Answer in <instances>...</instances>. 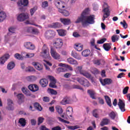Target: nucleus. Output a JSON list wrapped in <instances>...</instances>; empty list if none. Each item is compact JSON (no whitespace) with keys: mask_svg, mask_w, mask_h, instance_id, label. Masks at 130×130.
Wrapping results in <instances>:
<instances>
[{"mask_svg":"<svg viewBox=\"0 0 130 130\" xmlns=\"http://www.w3.org/2000/svg\"><path fill=\"white\" fill-rule=\"evenodd\" d=\"M81 22L83 27H87L89 24L92 25L95 23V15H91L85 17L84 19H82Z\"/></svg>","mask_w":130,"mask_h":130,"instance_id":"f257e3e1","label":"nucleus"},{"mask_svg":"<svg viewBox=\"0 0 130 130\" xmlns=\"http://www.w3.org/2000/svg\"><path fill=\"white\" fill-rule=\"evenodd\" d=\"M82 66L77 67L75 70V73L76 74H80V75L84 76V77H85V78H87V79H90L92 80L93 77H92L91 74L86 71H82Z\"/></svg>","mask_w":130,"mask_h":130,"instance_id":"f03ea898","label":"nucleus"},{"mask_svg":"<svg viewBox=\"0 0 130 130\" xmlns=\"http://www.w3.org/2000/svg\"><path fill=\"white\" fill-rule=\"evenodd\" d=\"M41 56L45 58L47 60H51V57L50 54H49V49L46 45H44L42 51L41 53Z\"/></svg>","mask_w":130,"mask_h":130,"instance_id":"7ed1b4c3","label":"nucleus"},{"mask_svg":"<svg viewBox=\"0 0 130 130\" xmlns=\"http://www.w3.org/2000/svg\"><path fill=\"white\" fill-rule=\"evenodd\" d=\"M103 12L104 13L103 16V21H105L106 18H108L110 16V10H109V6L106 3H104L103 5Z\"/></svg>","mask_w":130,"mask_h":130,"instance_id":"20e7f679","label":"nucleus"},{"mask_svg":"<svg viewBox=\"0 0 130 130\" xmlns=\"http://www.w3.org/2000/svg\"><path fill=\"white\" fill-rule=\"evenodd\" d=\"M89 13H90V9L86 8L82 13L81 15L77 18L74 23H75V24H79V23H81V21H82L83 19H85L86 15H88Z\"/></svg>","mask_w":130,"mask_h":130,"instance_id":"39448f33","label":"nucleus"},{"mask_svg":"<svg viewBox=\"0 0 130 130\" xmlns=\"http://www.w3.org/2000/svg\"><path fill=\"white\" fill-rule=\"evenodd\" d=\"M76 80L80 85L84 86V87H89L90 86L89 81L84 77H78Z\"/></svg>","mask_w":130,"mask_h":130,"instance_id":"423d86ee","label":"nucleus"},{"mask_svg":"<svg viewBox=\"0 0 130 130\" xmlns=\"http://www.w3.org/2000/svg\"><path fill=\"white\" fill-rule=\"evenodd\" d=\"M50 54L54 59H56V60H60L61 59L60 54L57 53L53 48H51Z\"/></svg>","mask_w":130,"mask_h":130,"instance_id":"0eeeda50","label":"nucleus"},{"mask_svg":"<svg viewBox=\"0 0 130 130\" xmlns=\"http://www.w3.org/2000/svg\"><path fill=\"white\" fill-rule=\"evenodd\" d=\"M53 45L56 49H60L63 45V42L61 39H56L53 41Z\"/></svg>","mask_w":130,"mask_h":130,"instance_id":"6e6552de","label":"nucleus"},{"mask_svg":"<svg viewBox=\"0 0 130 130\" xmlns=\"http://www.w3.org/2000/svg\"><path fill=\"white\" fill-rule=\"evenodd\" d=\"M17 19L19 22H23L27 19H29V14L27 13H22L17 15Z\"/></svg>","mask_w":130,"mask_h":130,"instance_id":"1a4fd4ad","label":"nucleus"},{"mask_svg":"<svg viewBox=\"0 0 130 130\" xmlns=\"http://www.w3.org/2000/svg\"><path fill=\"white\" fill-rule=\"evenodd\" d=\"M67 114H63L61 117L64 118V119H68L69 116H72V113H73V108L71 107H68L66 109Z\"/></svg>","mask_w":130,"mask_h":130,"instance_id":"9d476101","label":"nucleus"},{"mask_svg":"<svg viewBox=\"0 0 130 130\" xmlns=\"http://www.w3.org/2000/svg\"><path fill=\"white\" fill-rule=\"evenodd\" d=\"M48 79L50 81L49 86L51 88H56V79L53 76H48Z\"/></svg>","mask_w":130,"mask_h":130,"instance_id":"9b49d317","label":"nucleus"},{"mask_svg":"<svg viewBox=\"0 0 130 130\" xmlns=\"http://www.w3.org/2000/svg\"><path fill=\"white\" fill-rule=\"evenodd\" d=\"M14 102L11 99H7V106L6 107V109L10 111H13L15 109V107L14 106Z\"/></svg>","mask_w":130,"mask_h":130,"instance_id":"f8f14e48","label":"nucleus"},{"mask_svg":"<svg viewBox=\"0 0 130 130\" xmlns=\"http://www.w3.org/2000/svg\"><path fill=\"white\" fill-rule=\"evenodd\" d=\"M73 103V99L70 96H66L63 98L62 101L60 102V104L62 105H67V104H72Z\"/></svg>","mask_w":130,"mask_h":130,"instance_id":"ddd939ff","label":"nucleus"},{"mask_svg":"<svg viewBox=\"0 0 130 130\" xmlns=\"http://www.w3.org/2000/svg\"><path fill=\"white\" fill-rule=\"evenodd\" d=\"M54 4L58 9V10H61L64 9L66 7L63 5V3L60 0H54Z\"/></svg>","mask_w":130,"mask_h":130,"instance_id":"4468645a","label":"nucleus"},{"mask_svg":"<svg viewBox=\"0 0 130 130\" xmlns=\"http://www.w3.org/2000/svg\"><path fill=\"white\" fill-rule=\"evenodd\" d=\"M10 58V54H5L3 56L0 57V64L4 65L6 63V61Z\"/></svg>","mask_w":130,"mask_h":130,"instance_id":"2eb2a0df","label":"nucleus"},{"mask_svg":"<svg viewBox=\"0 0 130 130\" xmlns=\"http://www.w3.org/2000/svg\"><path fill=\"white\" fill-rule=\"evenodd\" d=\"M100 81L103 86H105L106 85H110V84H112V80L109 78H106L105 79H100Z\"/></svg>","mask_w":130,"mask_h":130,"instance_id":"dca6fc26","label":"nucleus"},{"mask_svg":"<svg viewBox=\"0 0 130 130\" xmlns=\"http://www.w3.org/2000/svg\"><path fill=\"white\" fill-rule=\"evenodd\" d=\"M55 35V31L53 30H48L46 31L45 36L47 39H50L51 37H53Z\"/></svg>","mask_w":130,"mask_h":130,"instance_id":"f3484780","label":"nucleus"},{"mask_svg":"<svg viewBox=\"0 0 130 130\" xmlns=\"http://www.w3.org/2000/svg\"><path fill=\"white\" fill-rule=\"evenodd\" d=\"M24 46L26 49H29L30 50H34L35 46L30 42H27L24 43Z\"/></svg>","mask_w":130,"mask_h":130,"instance_id":"a211bd4d","label":"nucleus"},{"mask_svg":"<svg viewBox=\"0 0 130 130\" xmlns=\"http://www.w3.org/2000/svg\"><path fill=\"white\" fill-rule=\"evenodd\" d=\"M18 7H27L29 5V0H20L18 2Z\"/></svg>","mask_w":130,"mask_h":130,"instance_id":"6ab92c4d","label":"nucleus"},{"mask_svg":"<svg viewBox=\"0 0 130 130\" xmlns=\"http://www.w3.org/2000/svg\"><path fill=\"white\" fill-rule=\"evenodd\" d=\"M32 64L38 71H40L43 70V66L38 62H32Z\"/></svg>","mask_w":130,"mask_h":130,"instance_id":"aec40b11","label":"nucleus"},{"mask_svg":"<svg viewBox=\"0 0 130 130\" xmlns=\"http://www.w3.org/2000/svg\"><path fill=\"white\" fill-rule=\"evenodd\" d=\"M118 105L121 110L122 112H124V111H125V104H124V103L121 100H119V102L118 103Z\"/></svg>","mask_w":130,"mask_h":130,"instance_id":"412c9836","label":"nucleus"},{"mask_svg":"<svg viewBox=\"0 0 130 130\" xmlns=\"http://www.w3.org/2000/svg\"><path fill=\"white\" fill-rule=\"evenodd\" d=\"M28 89L32 92H36L39 90V87L36 84H31L28 86Z\"/></svg>","mask_w":130,"mask_h":130,"instance_id":"4be33fe9","label":"nucleus"},{"mask_svg":"<svg viewBox=\"0 0 130 130\" xmlns=\"http://www.w3.org/2000/svg\"><path fill=\"white\" fill-rule=\"evenodd\" d=\"M21 90L23 93H24V94H25V95H26V96H30L31 97L34 98L35 97V95L31 94V93L30 92L29 90L27 89V87H23L22 88Z\"/></svg>","mask_w":130,"mask_h":130,"instance_id":"5701e85b","label":"nucleus"},{"mask_svg":"<svg viewBox=\"0 0 130 130\" xmlns=\"http://www.w3.org/2000/svg\"><path fill=\"white\" fill-rule=\"evenodd\" d=\"M18 123L20 125V126H21V127H24V126L26 125V123L27 122H26V119L24 118H20L19 119Z\"/></svg>","mask_w":130,"mask_h":130,"instance_id":"b1692460","label":"nucleus"},{"mask_svg":"<svg viewBox=\"0 0 130 130\" xmlns=\"http://www.w3.org/2000/svg\"><path fill=\"white\" fill-rule=\"evenodd\" d=\"M60 21L63 25H70L71 24V19L69 18H60Z\"/></svg>","mask_w":130,"mask_h":130,"instance_id":"393cba45","label":"nucleus"},{"mask_svg":"<svg viewBox=\"0 0 130 130\" xmlns=\"http://www.w3.org/2000/svg\"><path fill=\"white\" fill-rule=\"evenodd\" d=\"M14 96L15 97H17V99H18L19 101H23V100H24V99L25 98V96L23 95V94H18L16 92H14Z\"/></svg>","mask_w":130,"mask_h":130,"instance_id":"a878e982","label":"nucleus"},{"mask_svg":"<svg viewBox=\"0 0 130 130\" xmlns=\"http://www.w3.org/2000/svg\"><path fill=\"white\" fill-rule=\"evenodd\" d=\"M88 94H89L90 97L92 98V99H96L95 98V95H96V93L93 89H89L87 91Z\"/></svg>","mask_w":130,"mask_h":130,"instance_id":"bb28decb","label":"nucleus"},{"mask_svg":"<svg viewBox=\"0 0 130 130\" xmlns=\"http://www.w3.org/2000/svg\"><path fill=\"white\" fill-rule=\"evenodd\" d=\"M7 18V14L4 11L0 12V22H4Z\"/></svg>","mask_w":130,"mask_h":130,"instance_id":"cd10ccee","label":"nucleus"},{"mask_svg":"<svg viewBox=\"0 0 130 130\" xmlns=\"http://www.w3.org/2000/svg\"><path fill=\"white\" fill-rule=\"evenodd\" d=\"M40 84L42 87H46L48 85V81L46 79H42L40 81Z\"/></svg>","mask_w":130,"mask_h":130,"instance_id":"c85d7f7f","label":"nucleus"},{"mask_svg":"<svg viewBox=\"0 0 130 130\" xmlns=\"http://www.w3.org/2000/svg\"><path fill=\"white\" fill-rule=\"evenodd\" d=\"M67 61L68 62H69V63H70V64H76V65L79 64V63H78V61L72 57L68 58Z\"/></svg>","mask_w":130,"mask_h":130,"instance_id":"c756f323","label":"nucleus"},{"mask_svg":"<svg viewBox=\"0 0 130 130\" xmlns=\"http://www.w3.org/2000/svg\"><path fill=\"white\" fill-rule=\"evenodd\" d=\"M74 48L77 51H82L83 50V45L81 44H76L74 45Z\"/></svg>","mask_w":130,"mask_h":130,"instance_id":"7c9ffc66","label":"nucleus"},{"mask_svg":"<svg viewBox=\"0 0 130 130\" xmlns=\"http://www.w3.org/2000/svg\"><path fill=\"white\" fill-rule=\"evenodd\" d=\"M57 32L59 36H66L67 34V30L64 29H57Z\"/></svg>","mask_w":130,"mask_h":130,"instance_id":"2f4dec72","label":"nucleus"},{"mask_svg":"<svg viewBox=\"0 0 130 130\" xmlns=\"http://www.w3.org/2000/svg\"><path fill=\"white\" fill-rule=\"evenodd\" d=\"M102 112V111L98 110V109H95L93 110L92 112V115L94 117H95V118H98L99 117V112Z\"/></svg>","mask_w":130,"mask_h":130,"instance_id":"473e14b6","label":"nucleus"},{"mask_svg":"<svg viewBox=\"0 0 130 130\" xmlns=\"http://www.w3.org/2000/svg\"><path fill=\"white\" fill-rule=\"evenodd\" d=\"M63 8L58 10V12L61 13V14H62V15L65 17H68V16H70V12L67 10H63Z\"/></svg>","mask_w":130,"mask_h":130,"instance_id":"72a5a7b5","label":"nucleus"},{"mask_svg":"<svg viewBox=\"0 0 130 130\" xmlns=\"http://www.w3.org/2000/svg\"><path fill=\"white\" fill-rule=\"evenodd\" d=\"M15 66L16 64H15V62H14L13 61H11L8 64L7 69L9 71H11L15 68Z\"/></svg>","mask_w":130,"mask_h":130,"instance_id":"f704fd0d","label":"nucleus"},{"mask_svg":"<svg viewBox=\"0 0 130 130\" xmlns=\"http://www.w3.org/2000/svg\"><path fill=\"white\" fill-rule=\"evenodd\" d=\"M49 27H50V28H59L61 27V24L59 22H55L50 24Z\"/></svg>","mask_w":130,"mask_h":130,"instance_id":"c9c22d12","label":"nucleus"},{"mask_svg":"<svg viewBox=\"0 0 130 130\" xmlns=\"http://www.w3.org/2000/svg\"><path fill=\"white\" fill-rule=\"evenodd\" d=\"M72 56L73 57H74V58H76V59H78V60H80L81 59V56H80L77 52L75 51H72L71 53Z\"/></svg>","mask_w":130,"mask_h":130,"instance_id":"e433bc0d","label":"nucleus"},{"mask_svg":"<svg viewBox=\"0 0 130 130\" xmlns=\"http://www.w3.org/2000/svg\"><path fill=\"white\" fill-rule=\"evenodd\" d=\"M109 116L111 118V119H114L116 117H117V113L112 111L109 113Z\"/></svg>","mask_w":130,"mask_h":130,"instance_id":"4c0bfd02","label":"nucleus"},{"mask_svg":"<svg viewBox=\"0 0 130 130\" xmlns=\"http://www.w3.org/2000/svg\"><path fill=\"white\" fill-rule=\"evenodd\" d=\"M110 122L109 119L107 118L103 119L101 123V126H103V125H106L108 124V123Z\"/></svg>","mask_w":130,"mask_h":130,"instance_id":"58836bf2","label":"nucleus"},{"mask_svg":"<svg viewBox=\"0 0 130 130\" xmlns=\"http://www.w3.org/2000/svg\"><path fill=\"white\" fill-rule=\"evenodd\" d=\"M90 53H91V52L89 50H85L82 52V55L84 57L89 56L90 55Z\"/></svg>","mask_w":130,"mask_h":130,"instance_id":"ea45409f","label":"nucleus"},{"mask_svg":"<svg viewBox=\"0 0 130 130\" xmlns=\"http://www.w3.org/2000/svg\"><path fill=\"white\" fill-rule=\"evenodd\" d=\"M14 57L18 60H23L24 59V57L22 55L17 53L14 55Z\"/></svg>","mask_w":130,"mask_h":130,"instance_id":"a19ab883","label":"nucleus"},{"mask_svg":"<svg viewBox=\"0 0 130 130\" xmlns=\"http://www.w3.org/2000/svg\"><path fill=\"white\" fill-rule=\"evenodd\" d=\"M27 79L29 82H35V81L37 80V77H36V76H31L28 77Z\"/></svg>","mask_w":130,"mask_h":130,"instance_id":"79ce46f5","label":"nucleus"},{"mask_svg":"<svg viewBox=\"0 0 130 130\" xmlns=\"http://www.w3.org/2000/svg\"><path fill=\"white\" fill-rule=\"evenodd\" d=\"M105 99L108 105H109L110 107H111V100H110V98L107 95H106L105 96Z\"/></svg>","mask_w":130,"mask_h":130,"instance_id":"37998d69","label":"nucleus"},{"mask_svg":"<svg viewBox=\"0 0 130 130\" xmlns=\"http://www.w3.org/2000/svg\"><path fill=\"white\" fill-rule=\"evenodd\" d=\"M103 47L106 51H109L110 48H111V46L109 44H104L103 45Z\"/></svg>","mask_w":130,"mask_h":130,"instance_id":"c03bdc74","label":"nucleus"},{"mask_svg":"<svg viewBox=\"0 0 130 130\" xmlns=\"http://www.w3.org/2000/svg\"><path fill=\"white\" fill-rule=\"evenodd\" d=\"M34 107L37 109V110H39V111H41V110H42V107H41V106H40L38 103L34 104Z\"/></svg>","mask_w":130,"mask_h":130,"instance_id":"a18cd8bd","label":"nucleus"},{"mask_svg":"<svg viewBox=\"0 0 130 130\" xmlns=\"http://www.w3.org/2000/svg\"><path fill=\"white\" fill-rule=\"evenodd\" d=\"M48 92L49 94H51V95H56L57 94V92L54 89L49 88L48 89Z\"/></svg>","mask_w":130,"mask_h":130,"instance_id":"49530a36","label":"nucleus"},{"mask_svg":"<svg viewBox=\"0 0 130 130\" xmlns=\"http://www.w3.org/2000/svg\"><path fill=\"white\" fill-rule=\"evenodd\" d=\"M67 127L69 128V129L75 130L78 129V128H80V126L78 125L75 126H68Z\"/></svg>","mask_w":130,"mask_h":130,"instance_id":"de8ad7c7","label":"nucleus"},{"mask_svg":"<svg viewBox=\"0 0 130 130\" xmlns=\"http://www.w3.org/2000/svg\"><path fill=\"white\" fill-rule=\"evenodd\" d=\"M111 39L112 42H115V41H118L119 36L118 35H114L112 37Z\"/></svg>","mask_w":130,"mask_h":130,"instance_id":"09e8293b","label":"nucleus"},{"mask_svg":"<svg viewBox=\"0 0 130 130\" xmlns=\"http://www.w3.org/2000/svg\"><path fill=\"white\" fill-rule=\"evenodd\" d=\"M92 62L94 64H95L96 66H100V64H101V62L100 61V60L98 59H94L92 60Z\"/></svg>","mask_w":130,"mask_h":130,"instance_id":"8fccbe9b","label":"nucleus"},{"mask_svg":"<svg viewBox=\"0 0 130 130\" xmlns=\"http://www.w3.org/2000/svg\"><path fill=\"white\" fill-rule=\"evenodd\" d=\"M37 11V7H35L33 8H31L29 10L30 14L31 16H33L34 15V13Z\"/></svg>","mask_w":130,"mask_h":130,"instance_id":"3c124183","label":"nucleus"},{"mask_svg":"<svg viewBox=\"0 0 130 130\" xmlns=\"http://www.w3.org/2000/svg\"><path fill=\"white\" fill-rule=\"evenodd\" d=\"M56 110L59 114H61V113L63 112L62 109L61 108V107L59 106H57L56 107Z\"/></svg>","mask_w":130,"mask_h":130,"instance_id":"603ef678","label":"nucleus"},{"mask_svg":"<svg viewBox=\"0 0 130 130\" xmlns=\"http://www.w3.org/2000/svg\"><path fill=\"white\" fill-rule=\"evenodd\" d=\"M16 29L15 26H11L9 28V31L10 33H16Z\"/></svg>","mask_w":130,"mask_h":130,"instance_id":"864d4df0","label":"nucleus"},{"mask_svg":"<svg viewBox=\"0 0 130 130\" xmlns=\"http://www.w3.org/2000/svg\"><path fill=\"white\" fill-rule=\"evenodd\" d=\"M120 24L121 25H122L124 29H126V28H127V23H126V22H125V20H123V22L121 21Z\"/></svg>","mask_w":130,"mask_h":130,"instance_id":"5fc2aeb1","label":"nucleus"},{"mask_svg":"<svg viewBox=\"0 0 130 130\" xmlns=\"http://www.w3.org/2000/svg\"><path fill=\"white\" fill-rule=\"evenodd\" d=\"M47 7H48V2H47V1H45L42 3V7L43 9H46Z\"/></svg>","mask_w":130,"mask_h":130,"instance_id":"6e6d98bb","label":"nucleus"},{"mask_svg":"<svg viewBox=\"0 0 130 130\" xmlns=\"http://www.w3.org/2000/svg\"><path fill=\"white\" fill-rule=\"evenodd\" d=\"M43 120H44V119L43 118V117H40L38 118V125H39L40 124H41V123H42V122H43Z\"/></svg>","mask_w":130,"mask_h":130,"instance_id":"4d7b16f0","label":"nucleus"},{"mask_svg":"<svg viewBox=\"0 0 130 130\" xmlns=\"http://www.w3.org/2000/svg\"><path fill=\"white\" fill-rule=\"evenodd\" d=\"M58 120H59V121H61V122H64V123H67V124L70 123V122L69 121H67L59 117H58Z\"/></svg>","mask_w":130,"mask_h":130,"instance_id":"13d9d810","label":"nucleus"},{"mask_svg":"<svg viewBox=\"0 0 130 130\" xmlns=\"http://www.w3.org/2000/svg\"><path fill=\"white\" fill-rule=\"evenodd\" d=\"M26 71L27 72H35V69L32 67H28L26 68Z\"/></svg>","mask_w":130,"mask_h":130,"instance_id":"bf43d9fd","label":"nucleus"},{"mask_svg":"<svg viewBox=\"0 0 130 130\" xmlns=\"http://www.w3.org/2000/svg\"><path fill=\"white\" fill-rule=\"evenodd\" d=\"M73 89H79V90H83V88L80 85H74L73 86Z\"/></svg>","mask_w":130,"mask_h":130,"instance_id":"052dcab7","label":"nucleus"},{"mask_svg":"<svg viewBox=\"0 0 130 130\" xmlns=\"http://www.w3.org/2000/svg\"><path fill=\"white\" fill-rule=\"evenodd\" d=\"M106 41V38L102 39L101 40L98 41V44H102Z\"/></svg>","mask_w":130,"mask_h":130,"instance_id":"680f3d73","label":"nucleus"},{"mask_svg":"<svg viewBox=\"0 0 130 130\" xmlns=\"http://www.w3.org/2000/svg\"><path fill=\"white\" fill-rule=\"evenodd\" d=\"M35 54L32 53H27L26 55V57H27V58H31V57H33V56H34Z\"/></svg>","mask_w":130,"mask_h":130,"instance_id":"e2e57ef3","label":"nucleus"},{"mask_svg":"<svg viewBox=\"0 0 130 130\" xmlns=\"http://www.w3.org/2000/svg\"><path fill=\"white\" fill-rule=\"evenodd\" d=\"M30 123L31 125H36V123H37V122L35 120V119H31L30 120Z\"/></svg>","mask_w":130,"mask_h":130,"instance_id":"0e129e2a","label":"nucleus"},{"mask_svg":"<svg viewBox=\"0 0 130 130\" xmlns=\"http://www.w3.org/2000/svg\"><path fill=\"white\" fill-rule=\"evenodd\" d=\"M31 33L32 34H38L39 33V31L37 28H32V31Z\"/></svg>","mask_w":130,"mask_h":130,"instance_id":"69168bd1","label":"nucleus"},{"mask_svg":"<svg viewBox=\"0 0 130 130\" xmlns=\"http://www.w3.org/2000/svg\"><path fill=\"white\" fill-rule=\"evenodd\" d=\"M9 36H10V33H8L7 34V35L5 37V42H8V41H9V40L10 39V37H9Z\"/></svg>","mask_w":130,"mask_h":130,"instance_id":"338daca9","label":"nucleus"},{"mask_svg":"<svg viewBox=\"0 0 130 130\" xmlns=\"http://www.w3.org/2000/svg\"><path fill=\"white\" fill-rule=\"evenodd\" d=\"M52 130H61V127L59 126H57L52 128Z\"/></svg>","mask_w":130,"mask_h":130,"instance_id":"774afa93","label":"nucleus"}]
</instances>
